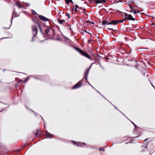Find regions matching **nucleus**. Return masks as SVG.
<instances>
[{"label":"nucleus","instance_id":"f257e3e1","mask_svg":"<svg viewBox=\"0 0 155 155\" xmlns=\"http://www.w3.org/2000/svg\"><path fill=\"white\" fill-rule=\"evenodd\" d=\"M119 23L118 21L112 20L110 21L109 19H107L106 20H103L102 24L103 25H117Z\"/></svg>","mask_w":155,"mask_h":155},{"label":"nucleus","instance_id":"f03ea898","mask_svg":"<svg viewBox=\"0 0 155 155\" xmlns=\"http://www.w3.org/2000/svg\"><path fill=\"white\" fill-rule=\"evenodd\" d=\"M124 14L122 16L123 18H124V20H131L133 21L135 20V18H134L131 15L125 13H124Z\"/></svg>","mask_w":155,"mask_h":155},{"label":"nucleus","instance_id":"7ed1b4c3","mask_svg":"<svg viewBox=\"0 0 155 155\" xmlns=\"http://www.w3.org/2000/svg\"><path fill=\"white\" fill-rule=\"evenodd\" d=\"M32 33L33 37H34L37 34L38 32V29L36 25H33L32 26Z\"/></svg>","mask_w":155,"mask_h":155},{"label":"nucleus","instance_id":"20e7f679","mask_svg":"<svg viewBox=\"0 0 155 155\" xmlns=\"http://www.w3.org/2000/svg\"><path fill=\"white\" fill-rule=\"evenodd\" d=\"M82 84V83L81 81V80L73 86L72 88L73 89H74L79 88L81 86Z\"/></svg>","mask_w":155,"mask_h":155},{"label":"nucleus","instance_id":"39448f33","mask_svg":"<svg viewBox=\"0 0 155 155\" xmlns=\"http://www.w3.org/2000/svg\"><path fill=\"white\" fill-rule=\"evenodd\" d=\"M82 55H83L84 56H85L86 58L90 59L91 60H93V58H91L90 55L86 52L84 51L83 52Z\"/></svg>","mask_w":155,"mask_h":155},{"label":"nucleus","instance_id":"423d86ee","mask_svg":"<svg viewBox=\"0 0 155 155\" xmlns=\"http://www.w3.org/2000/svg\"><path fill=\"white\" fill-rule=\"evenodd\" d=\"M38 17L41 20L43 21H47L48 20V19L42 15H39Z\"/></svg>","mask_w":155,"mask_h":155},{"label":"nucleus","instance_id":"0eeeda50","mask_svg":"<svg viewBox=\"0 0 155 155\" xmlns=\"http://www.w3.org/2000/svg\"><path fill=\"white\" fill-rule=\"evenodd\" d=\"M130 8L131 10V12H133L134 13V14H136L137 13H139V12L137 11L135 9H134L131 5H130Z\"/></svg>","mask_w":155,"mask_h":155},{"label":"nucleus","instance_id":"6e6552de","mask_svg":"<svg viewBox=\"0 0 155 155\" xmlns=\"http://www.w3.org/2000/svg\"><path fill=\"white\" fill-rule=\"evenodd\" d=\"M89 69L90 68L88 69H87L85 71L84 73V77L83 78L85 80H87Z\"/></svg>","mask_w":155,"mask_h":155},{"label":"nucleus","instance_id":"1a4fd4ad","mask_svg":"<svg viewBox=\"0 0 155 155\" xmlns=\"http://www.w3.org/2000/svg\"><path fill=\"white\" fill-rule=\"evenodd\" d=\"M72 142L73 143L74 145H77L78 146L82 147V145H85V144L83 143H81L79 142H76L74 141H72Z\"/></svg>","mask_w":155,"mask_h":155},{"label":"nucleus","instance_id":"9d476101","mask_svg":"<svg viewBox=\"0 0 155 155\" xmlns=\"http://www.w3.org/2000/svg\"><path fill=\"white\" fill-rule=\"evenodd\" d=\"M74 49L77 51H78L81 54H82L83 52H84V51H83L82 49L78 47H75Z\"/></svg>","mask_w":155,"mask_h":155},{"label":"nucleus","instance_id":"9b49d317","mask_svg":"<svg viewBox=\"0 0 155 155\" xmlns=\"http://www.w3.org/2000/svg\"><path fill=\"white\" fill-rule=\"evenodd\" d=\"M74 49L77 51H78L81 54H82L83 52H84V51H83L82 49L78 47H75Z\"/></svg>","mask_w":155,"mask_h":155},{"label":"nucleus","instance_id":"f8f14e48","mask_svg":"<svg viewBox=\"0 0 155 155\" xmlns=\"http://www.w3.org/2000/svg\"><path fill=\"white\" fill-rule=\"evenodd\" d=\"M74 49L77 51H78L81 54H82L83 52H84V51H83L82 49L78 47H75Z\"/></svg>","mask_w":155,"mask_h":155},{"label":"nucleus","instance_id":"ddd939ff","mask_svg":"<svg viewBox=\"0 0 155 155\" xmlns=\"http://www.w3.org/2000/svg\"><path fill=\"white\" fill-rule=\"evenodd\" d=\"M106 0H97L96 1V3L97 4H99L100 3H104L106 2Z\"/></svg>","mask_w":155,"mask_h":155},{"label":"nucleus","instance_id":"4468645a","mask_svg":"<svg viewBox=\"0 0 155 155\" xmlns=\"http://www.w3.org/2000/svg\"><path fill=\"white\" fill-rule=\"evenodd\" d=\"M58 21L60 24H62L65 21V20L63 19H61L59 18L58 19Z\"/></svg>","mask_w":155,"mask_h":155},{"label":"nucleus","instance_id":"2eb2a0df","mask_svg":"<svg viewBox=\"0 0 155 155\" xmlns=\"http://www.w3.org/2000/svg\"><path fill=\"white\" fill-rule=\"evenodd\" d=\"M36 23L37 24L39 28L40 31L42 33V28H41V26L40 25L39 23L38 22H36Z\"/></svg>","mask_w":155,"mask_h":155},{"label":"nucleus","instance_id":"dca6fc26","mask_svg":"<svg viewBox=\"0 0 155 155\" xmlns=\"http://www.w3.org/2000/svg\"><path fill=\"white\" fill-rule=\"evenodd\" d=\"M65 2L66 4L68 5V4L70 2H71L72 3H73V2L72 0H65Z\"/></svg>","mask_w":155,"mask_h":155},{"label":"nucleus","instance_id":"f3484780","mask_svg":"<svg viewBox=\"0 0 155 155\" xmlns=\"http://www.w3.org/2000/svg\"><path fill=\"white\" fill-rule=\"evenodd\" d=\"M50 31H53L54 32V30L52 29H47L46 30L45 33L46 34H48Z\"/></svg>","mask_w":155,"mask_h":155},{"label":"nucleus","instance_id":"a211bd4d","mask_svg":"<svg viewBox=\"0 0 155 155\" xmlns=\"http://www.w3.org/2000/svg\"><path fill=\"white\" fill-rule=\"evenodd\" d=\"M16 5L18 6L19 8H22L23 7L22 5L21 4H18V3H17Z\"/></svg>","mask_w":155,"mask_h":155},{"label":"nucleus","instance_id":"6ab92c4d","mask_svg":"<svg viewBox=\"0 0 155 155\" xmlns=\"http://www.w3.org/2000/svg\"><path fill=\"white\" fill-rule=\"evenodd\" d=\"M78 7V6L77 5H75V8H74V6L73 9H74V10L75 12H76L77 11V8Z\"/></svg>","mask_w":155,"mask_h":155},{"label":"nucleus","instance_id":"aec40b11","mask_svg":"<svg viewBox=\"0 0 155 155\" xmlns=\"http://www.w3.org/2000/svg\"><path fill=\"white\" fill-rule=\"evenodd\" d=\"M37 131L36 132H35V135L36 136L37 135H38V133H39V130H37Z\"/></svg>","mask_w":155,"mask_h":155},{"label":"nucleus","instance_id":"412c9836","mask_svg":"<svg viewBox=\"0 0 155 155\" xmlns=\"http://www.w3.org/2000/svg\"><path fill=\"white\" fill-rule=\"evenodd\" d=\"M66 15L67 16H68L69 18H70V14L68 13H67L66 14Z\"/></svg>","mask_w":155,"mask_h":155},{"label":"nucleus","instance_id":"4be33fe9","mask_svg":"<svg viewBox=\"0 0 155 155\" xmlns=\"http://www.w3.org/2000/svg\"><path fill=\"white\" fill-rule=\"evenodd\" d=\"M93 41V39H90L88 40V42L90 43L92 42Z\"/></svg>","mask_w":155,"mask_h":155},{"label":"nucleus","instance_id":"5701e85b","mask_svg":"<svg viewBox=\"0 0 155 155\" xmlns=\"http://www.w3.org/2000/svg\"><path fill=\"white\" fill-rule=\"evenodd\" d=\"M24 3L27 5V6H29L30 5V3H26V2H25Z\"/></svg>","mask_w":155,"mask_h":155},{"label":"nucleus","instance_id":"b1692460","mask_svg":"<svg viewBox=\"0 0 155 155\" xmlns=\"http://www.w3.org/2000/svg\"><path fill=\"white\" fill-rule=\"evenodd\" d=\"M46 136H49V135L52 136L51 134H49V133H46Z\"/></svg>","mask_w":155,"mask_h":155},{"label":"nucleus","instance_id":"393cba45","mask_svg":"<svg viewBox=\"0 0 155 155\" xmlns=\"http://www.w3.org/2000/svg\"><path fill=\"white\" fill-rule=\"evenodd\" d=\"M125 20H124V19L123 20H122V21H118L119 22V23H121V22H124Z\"/></svg>","mask_w":155,"mask_h":155},{"label":"nucleus","instance_id":"a878e982","mask_svg":"<svg viewBox=\"0 0 155 155\" xmlns=\"http://www.w3.org/2000/svg\"><path fill=\"white\" fill-rule=\"evenodd\" d=\"M138 65H135V68L136 69L137 68H138Z\"/></svg>","mask_w":155,"mask_h":155},{"label":"nucleus","instance_id":"bb28decb","mask_svg":"<svg viewBox=\"0 0 155 155\" xmlns=\"http://www.w3.org/2000/svg\"><path fill=\"white\" fill-rule=\"evenodd\" d=\"M100 150H101L103 151H104L105 150V149H100Z\"/></svg>","mask_w":155,"mask_h":155},{"label":"nucleus","instance_id":"cd10ccee","mask_svg":"<svg viewBox=\"0 0 155 155\" xmlns=\"http://www.w3.org/2000/svg\"><path fill=\"white\" fill-rule=\"evenodd\" d=\"M21 81H22V80H19L18 83H19V82H21Z\"/></svg>","mask_w":155,"mask_h":155},{"label":"nucleus","instance_id":"c85d7f7f","mask_svg":"<svg viewBox=\"0 0 155 155\" xmlns=\"http://www.w3.org/2000/svg\"><path fill=\"white\" fill-rule=\"evenodd\" d=\"M109 30H111V29H113V28H109Z\"/></svg>","mask_w":155,"mask_h":155},{"label":"nucleus","instance_id":"c756f323","mask_svg":"<svg viewBox=\"0 0 155 155\" xmlns=\"http://www.w3.org/2000/svg\"><path fill=\"white\" fill-rule=\"evenodd\" d=\"M85 32H87V33H88V34H90L89 33L87 32V31H85Z\"/></svg>","mask_w":155,"mask_h":155},{"label":"nucleus","instance_id":"7c9ffc66","mask_svg":"<svg viewBox=\"0 0 155 155\" xmlns=\"http://www.w3.org/2000/svg\"><path fill=\"white\" fill-rule=\"evenodd\" d=\"M35 12V14H36V15H37V13L36 12Z\"/></svg>","mask_w":155,"mask_h":155},{"label":"nucleus","instance_id":"2f4dec72","mask_svg":"<svg viewBox=\"0 0 155 155\" xmlns=\"http://www.w3.org/2000/svg\"><path fill=\"white\" fill-rule=\"evenodd\" d=\"M32 40L33 41H34V38H33L32 39Z\"/></svg>","mask_w":155,"mask_h":155},{"label":"nucleus","instance_id":"473e14b6","mask_svg":"<svg viewBox=\"0 0 155 155\" xmlns=\"http://www.w3.org/2000/svg\"><path fill=\"white\" fill-rule=\"evenodd\" d=\"M12 19H11V21H12Z\"/></svg>","mask_w":155,"mask_h":155},{"label":"nucleus","instance_id":"72a5a7b5","mask_svg":"<svg viewBox=\"0 0 155 155\" xmlns=\"http://www.w3.org/2000/svg\"><path fill=\"white\" fill-rule=\"evenodd\" d=\"M91 65L90 66V68L91 67Z\"/></svg>","mask_w":155,"mask_h":155},{"label":"nucleus","instance_id":"f704fd0d","mask_svg":"<svg viewBox=\"0 0 155 155\" xmlns=\"http://www.w3.org/2000/svg\"><path fill=\"white\" fill-rule=\"evenodd\" d=\"M134 7H135L134 6L133 8H134Z\"/></svg>","mask_w":155,"mask_h":155}]
</instances>
